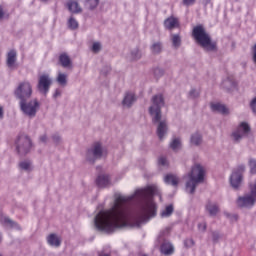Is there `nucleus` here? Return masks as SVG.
<instances>
[{
  "label": "nucleus",
  "instance_id": "nucleus-4",
  "mask_svg": "<svg viewBox=\"0 0 256 256\" xmlns=\"http://www.w3.org/2000/svg\"><path fill=\"white\" fill-rule=\"evenodd\" d=\"M165 105V100L162 94L153 96L152 106L149 108V113L153 117V123H159L161 121V107Z\"/></svg>",
  "mask_w": 256,
  "mask_h": 256
},
{
  "label": "nucleus",
  "instance_id": "nucleus-26",
  "mask_svg": "<svg viewBox=\"0 0 256 256\" xmlns=\"http://www.w3.org/2000/svg\"><path fill=\"white\" fill-rule=\"evenodd\" d=\"M170 149L172 151H179V149H181V140L179 138H174L170 143Z\"/></svg>",
  "mask_w": 256,
  "mask_h": 256
},
{
  "label": "nucleus",
  "instance_id": "nucleus-25",
  "mask_svg": "<svg viewBox=\"0 0 256 256\" xmlns=\"http://www.w3.org/2000/svg\"><path fill=\"white\" fill-rule=\"evenodd\" d=\"M47 241L49 245H52L54 247H59V245H61V240L55 234H50L47 238Z\"/></svg>",
  "mask_w": 256,
  "mask_h": 256
},
{
  "label": "nucleus",
  "instance_id": "nucleus-13",
  "mask_svg": "<svg viewBox=\"0 0 256 256\" xmlns=\"http://www.w3.org/2000/svg\"><path fill=\"white\" fill-rule=\"evenodd\" d=\"M17 62V52L15 50H10L7 54L6 64L9 69H13L15 67V63Z\"/></svg>",
  "mask_w": 256,
  "mask_h": 256
},
{
  "label": "nucleus",
  "instance_id": "nucleus-6",
  "mask_svg": "<svg viewBox=\"0 0 256 256\" xmlns=\"http://www.w3.org/2000/svg\"><path fill=\"white\" fill-rule=\"evenodd\" d=\"M14 94L20 101H28V99H31V95H33V86L31 85V82H21L15 89Z\"/></svg>",
  "mask_w": 256,
  "mask_h": 256
},
{
  "label": "nucleus",
  "instance_id": "nucleus-21",
  "mask_svg": "<svg viewBox=\"0 0 256 256\" xmlns=\"http://www.w3.org/2000/svg\"><path fill=\"white\" fill-rule=\"evenodd\" d=\"M88 153H92L93 156L97 159L103 155V149L101 148V143L100 142H95L93 149L88 150Z\"/></svg>",
  "mask_w": 256,
  "mask_h": 256
},
{
  "label": "nucleus",
  "instance_id": "nucleus-5",
  "mask_svg": "<svg viewBox=\"0 0 256 256\" xmlns=\"http://www.w3.org/2000/svg\"><path fill=\"white\" fill-rule=\"evenodd\" d=\"M250 194L240 196L237 199L238 207H245L247 209L253 207L256 203V181L249 185Z\"/></svg>",
  "mask_w": 256,
  "mask_h": 256
},
{
  "label": "nucleus",
  "instance_id": "nucleus-24",
  "mask_svg": "<svg viewBox=\"0 0 256 256\" xmlns=\"http://www.w3.org/2000/svg\"><path fill=\"white\" fill-rule=\"evenodd\" d=\"M206 210L208 211L209 215L215 216L217 213H219V206H217V204L208 202L206 205Z\"/></svg>",
  "mask_w": 256,
  "mask_h": 256
},
{
  "label": "nucleus",
  "instance_id": "nucleus-42",
  "mask_svg": "<svg viewBox=\"0 0 256 256\" xmlns=\"http://www.w3.org/2000/svg\"><path fill=\"white\" fill-rule=\"evenodd\" d=\"M198 229L199 231H206L207 224L206 223L198 224Z\"/></svg>",
  "mask_w": 256,
  "mask_h": 256
},
{
  "label": "nucleus",
  "instance_id": "nucleus-15",
  "mask_svg": "<svg viewBox=\"0 0 256 256\" xmlns=\"http://www.w3.org/2000/svg\"><path fill=\"white\" fill-rule=\"evenodd\" d=\"M58 61L61 67H64V69H67L72 65L71 58L69 57V55H67V53H61L59 55Z\"/></svg>",
  "mask_w": 256,
  "mask_h": 256
},
{
  "label": "nucleus",
  "instance_id": "nucleus-36",
  "mask_svg": "<svg viewBox=\"0 0 256 256\" xmlns=\"http://www.w3.org/2000/svg\"><path fill=\"white\" fill-rule=\"evenodd\" d=\"M92 51L94 53H99V51H101V44L99 42L94 43L92 46Z\"/></svg>",
  "mask_w": 256,
  "mask_h": 256
},
{
  "label": "nucleus",
  "instance_id": "nucleus-14",
  "mask_svg": "<svg viewBox=\"0 0 256 256\" xmlns=\"http://www.w3.org/2000/svg\"><path fill=\"white\" fill-rule=\"evenodd\" d=\"M66 7L70 13H81L82 11L81 6H79V3L75 0H68Z\"/></svg>",
  "mask_w": 256,
  "mask_h": 256
},
{
  "label": "nucleus",
  "instance_id": "nucleus-34",
  "mask_svg": "<svg viewBox=\"0 0 256 256\" xmlns=\"http://www.w3.org/2000/svg\"><path fill=\"white\" fill-rule=\"evenodd\" d=\"M87 5L89 9H95L99 5V0H87Z\"/></svg>",
  "mask_w": 256,
  "mask_h": 256
},
{
  "label": "nucleus",
  "instance_id": "nucleus-27",
  "mask_svg": "<svg viewBox=\"0 0 256 256\" xmlns=\"http://www.w3.org/2000/svg\"><path fill=\"white\" fill-rule=\"evenodd\" d=\"M57 82L62 86L67 85V74L59 72L57 76Z\"/></svg>",
  "mask_w": 256,
  "mask_h": 256
},
{
  "label": "nucleus",
  "instance_id": "nucleus-33",
  "mask_svg": "<svg viewBox=\"0 0 256 256\" xmlns=\"http://www.w3.org/2000/svg\"><path fill=\"white\" fill-rule=\"evenodd\" d=\"M152 53H161V43H154L151 47Z\"/></svg>",
  "mask_w": 256,
  "mask_h": 256
},
{
  "label": "nucleus",
  "instance_id": "nucleus-44",
  "mask_svg": "<svg viewBox=\"0 0 256 256\" xmlns=\"http://www.w3.org/2000/svg\"><path fill=\"white\" fill-rule=\"evenodd\" d=\"M190 97L195 98V97H199V92L195 91V90H191L189 93Z\"/></svg>",
  "mask_w": 256,
  "mask_h": 256
},
{
  "label": "nucleus",
  "instance_id": "nucleus-46",
  "mask_svg": "<svg viewBox=\"0 0 256 256\" xmlns=\"http://www.w3.org/2000/svg\"><path fill=\"white\" fill-rule=\"evenodd\" d=\"M98 256H111V254H107L105 252H100Z\"/></svg>",
  "mask_w": 256,
  "mask_h": 256
},
{
  "label": "nucleus",
  "instance_id": "nucleus-1",
  "mask_svg": "<svg viewBox=\"0 0 256 256\" xmlns=\"http://www.w3.org/2000/svg\"><path fill=\"white\" fill-rule=\"evenodd\" d=\"M157 188L155 186H147L138 189L134 195L123 196L118 195L114 200V205L105 211H100L95 217V227L98 231H105V233H113L116 229H123L133 225V216L129 211V203L133 199L140 201L138 208L134 214L135 223H145L151 217L157 215V204L153 201V197Z\"/></svg>",
  "mask_w": 256,
  "mask_h": 256
},
{
  "label": "nucleus",
  "instance_id": "nucleus-23",
  "mask_svg": "<svg viewBox=\"0 0 256 256\" xmlns=\"http://www.w3.org/2000/svg\"><path fill=\"white\" fill-rule=\"evenodd\" d=\"M135 94L133 93H127L123 99V105L126 107H131V105H133V103H135Z\"/></svg>",
  "mask_w": 256,
  "mask_h": 256
},
{
  "label": "nucleus",
  "instance_id": "nucleus-49",
  "mask_svg": "<svg viewBox=\"0 0 256 256\" xmlns=\"http://www.w3.org/2000/svg\"><path fill=\"white\" fill-rule=\"evenodd\" d=\"M214 237V241H217V236L215 234H213Z\"/></svg>",
  "mask_w": 256,
  "mask_h": 256
},
{
  "label": "nucleus",
  "instance_id": "nucleus-52",
  "mask_svg": "<svg viewBox=\"0 0 256 256\" xmlns=\"http://www.w3.org/2000/svg\"><path fill=\"white\" fill-rule=\"evenodd\" d=\"M0 241H1V238H0Z\"/></svg>",
  "mask_w": 256,
  "mask_h": 256
},
{
  "label": "nucleus",
  "instance_id": "nucleus-30",
  "mask_svg": "<svg viewBox=\"0 0 256 256\" xmlns=\"http://www.w3.org/2000/svg\"><path fill=\"white\" fill-rule=\"evenodd\" d=\"M172 45H173V47H180L181 36H179L178 34L172 35Z\"/></svg>",
  "mask_w": 256,
  "mask_h": 256
},
{
  "label": "nucleus",
  "instance_id": "nucleus-10",
  "mask_svg": "<svg viewBox=\"0 0 256 256\" xmlns=\"http://www.w3.org/2000/svg\"><path fill=\"white\" fill-rule=\"evenodd\" d=\"M52 83L53 81L51 80V77L48 76V74H43L39 76L37 85L38 91L40 93H43V95H46L47 93H49V89H51Z\"/></svg>",
  "mask_w": 256,
  "mask_h": 256
},
{
  "label": "nucleus",
  "instance_id": "nucleus-11",
  "mask_svg": "<svg viewBox=\"0 0 256 256\" xmlns=\"http://www.w3.org/2000/svg\"><path fill=\"white\" fill-rule=\"evenodd\" d=\"M243 171H245V166H240L238 172H233L230 177V185L233 189H239L241 187V182L243 181Z\"/></svg>",
  "mask_w": 256,
  "mask_h": 256
},
{
  "label": "nucleus",
  "instance_id": "nucleus-22",
  "mask_svg": "<svg viewBox=\"0 0 256 256\" xmlns=\"http://www.w3.org/2000/svg\"><path fill=\"white\" fill-rule=\"evenodd\" d=\"M110 182L111 179L107 175L98 176L96 179V184L98 185V187H107Z\"/></svg>",
  "mask_w": 256,
  "mask_h": 256
},
{
  "label": "nucleus",
  "instance_id": "nucleus-9",
  "mask_svg": "<svg viewBox=\"0 0 256 256\" xmlns=\"http://www.w3.org/2000/svg\"><path fill=\"white\" fill-rule=\"evenodd\" d=\"M251 133V127L246 122L240 123L237 130L232 133L233 140L238 143L243 137H247Z\"/></svg>",
  "mask_w": 256,
  "mask_h": 256
},
{
  "label": "nucleus",
  "instance_id": "nucleus-31",
  "mask_svg": "<svg viewBox=\"0 0 256 256\" xmlns=\"http://www.w3.org/2000/svg\"><path fill=\"white\" fill-rule=\"evenodd\" d=\"M249 167H250V173L252 175H255V173H256V160L255 159L249 160Z\"/></svg>",
  "mask_w": 256,
  "mask_h": 256
},
{
  "label": "nucleus",
  "instance_id": "nucleus-12",
  "mask_svg": "<svg viewBox=\"0 0 256 256\" xmlns=\"http://www.w3.org/2000/svg\"><path fill=\"white\" fill-rule=\"evenodd\" d=\"M164 27L168 29V31H173V29H179L181 27V23L179 22V18L175 16H170L164 20Z\"/></svg>",
  "mask_w": 256,
  "mask_h": 256
},
{
  "label": "nucleus",
  "instance_id": "nucleus-39",
  "mask_svg": "<svg viewBox=\"0 0 256 256\" xmlns=\"http://www.w3.org/2000/svg\"><path fill=\"white\" fill-rule=\"evenodd\" d=\"M197 0H183L182 3L183 5H185L186 7H190V5H195V2Z\"/></svg>",
  "mask_w": 256,
  "mask_h": 256
},
{
  "label": "nucleus",
  "instance_id": "nucleus-50",
  "mask_svg": "<svg viewBox=\"0 0 256 256\" xmlns=\"http://www.w3.org/2000/svg\"><path fill=\"white\" fill-rule=\"evenodd\" d=\"M55 95H59V92H58V91H56Z\"/></svg>",
  "mask_w": 256,
  "mask_h": 256
},
{
  "label": "nucleus",
  "instance_id": "nucleus-41",
  "mask_svg": "<svg viewBox=\"0 0 256 256\" xmlns=\"http://www.w3.org/2000/svg\"><path fill=\"white\" fill-rule=\"evenodd\" d=\"M132 57H133V59L141 58V54H140L139 50H136V52H132Z\"/></svg>",
  "mask_w": 256,
  "mask_h": 256
},
{
  "label": "nucleus",
  "instance_id": "nucleus-45",
  "mask_svg": "<svg viewBox=\"0 0 256 256\" xmlns=\"http://www.w3.org/2000/svg\"><path fill=\"white\" fill-rule=\"evenodd\" d=\"M5 17V12L3 11V6H0V19H3Z\"/></svg>",
  "mask_w": 256,
  "mask_h": 256
},
{
  "label": "nucleus",
  "instance_id": "nucleus-35",
  "mask_svg": "<svg viewBox=\"0 0 256 256\" xmlns=\"http://www.w3.org/2000/svg\"><path fill=\"white\" fill-rule=\"evenodd\" d=\"M20 169H24V171H29L31 167V162H21L19 164Z\"/></svg>",
  "mask_w": 256,
  "mask_h": 256
},
{
  "label": "nucleus",
  "instance_id": "nucleus-17",
  "mask_svg": "<svg viewBox=\"0 0 256 256\" xmlns=\"http://www.w3.org/2000/svg\"><path fill=\"white\" fill-rule=\"evenodd\" d=\"M164 181L167 185H172V187H177V185H179V177L173 174H167L164 177Z\"/></svg>",
  "mask_w": 256,
  "mask_h": 256
},
{
  "label": "nucleus",
  "instance_id": "nucleus-16",
  "mask_svg": "<svg viewBox=\"0 0 256 256\" xmlns=\"http://www.w3.org/2000/svg\"><path fill=\"white\" fill-rule=\"evenodd\" d=\"M160 251L163 255H173L175 253V247L170 242H164L160 247Z\"/></svg>",
  "mask_w": 256,
  "mask_h": 256
},
{
  "label": "nucleus",
  "instance_id": "nucleus-51",
  "mask_svg": "<svg viewBox=\"0 0 256 256\" xmlns=\"http://www.w3.org/2000/svg\"><path fill=\"white\" fill-rule=\"evenodd\" d=\"M42 1H47V0H42Z\"/></svg>",
  "mask_w": 256,
  "mask_h": 256
},
{
  "label": "nucleus",
  "instance_id": "nucleus-43",
  "mask_svg": "<svg viewBox=\"0 0 256 256\" xmlns=\"http://www.w3.org/2000/svg\"><path fill=\"white\" fill-rule=\"evenodd\" d=\"M155 77H159V75H163V70L157 68L154 70Z\"/></svg>",
  "mask_w": 256,
  "mask_h": 256
},
{
  "label": "nucleus",
  "instance_id": "nucleus-8",
  "mask_svg": "<svg viewBox=\"0 0 256 256\" xmlns=\"http://www.w3.org/2000/svg\"><path fill=\"white\" fill-rule=\"evenodd\" d=\"M16 145L18 155H27V153L31 151V147L33 146V144L31 143V139L28 138V136L26 135L19 136Z\"/></svg>",
  "mask_w": 256,
  "mask_h": 256
},
{
  "label": "nucleus",
  "instance_id": "nucleus-37",
  "mask_svg": "<svg viewBox=\"0 0 256 256\" xmlns=\"http://www.w3.org/2000/svg\"><path fill=\"white\" fill-rule=\"evenodd\" d=\"M158 163H159V165H162L163 167L169 165V161H167V158H165V157H160L158 159Z\"/></svg>",
  "mask_w": 256,
  "mask_h": 256
},
{
  "label": "nucleus",
  "instance_id": "nucleus-28",
  "mask_svg": "<svg viewBox=\"0 0 256 256\" xmlns=\"http://www.w3.org/2000/svg\"><path fill=\"white\" fill-rule=\"evenodd\" d=\"M68 27L69 29L75 30L79 28V22H77V20H75V18L70 17L68 20Z\"/></svg>",
  "mask_w": 256,
  "mask_h": 256
},
{
  "label": "nucleus",
  "instance_id": "nucleus-2",
  "mask_svg": "<svg viewBox=\"0 0 256 256\" xmlns=\"http://www.w3.org/2000/svg\"><path fill=\"white\" fill-rule=\"evenodd\" d=\"M192 37L206 51H217V42L211 40V36L207 34L203 25H198L193 28Z\"/></svg>",
  "mask_w": 256,
  "mask_h": 256
},
{
  "label": "nucleus",
  "instance_id": "nucleus-40",
  "mask_svg": "<svg viewBox=\"0 0 256 256\" xmlns=\"http://www.w3.org/2000/svg\"><path fill=\"white\" fill-rule=\"evenodd\" d=\"M223 85H230V87H236V84L233 80L227 79L223 82Z\"/></svg>",
  "mask_w": 256,
  "mask_h": 256
},
{
  "label": "nucleus",
  "instance_id": "nucleus-48",
  "mask_svg": "<svg viewBox=\"0 0 256 256\" xmlns=\"http://www.w3.org/2000/svg\"><path fill=\"white\" fill-rule=\"evenodd\" d=\"M40 140H41L43 143H45V141H47V136H42V137L40 138Z\"/></svg>",
  "mask_w": 256,
  "mask_h": 256
},
{
  "label": "nucleus",
  "instance_id": "nucleus-29",
  "mask_svg": "<svg viewBox=\"0 0 256 256\" xmlns=\"http://www.w3.org/2000/svg\"><path fill=\"white\" fill-rule=\"evenodd\" d=\"M201 141H202V138L199 135V133H196V134L192 135V137H191V144L192 145H201Z\"/></svg>",
  "mask_w": 256,
  "mask_h": 256
},
{
  "label": "nucleus",
  "instance_id": "nucleus-18",
  "mask_svg": "<svg viewBox=\"0 0 256 256\" xmlns=\"http://www.w3.org/2000/svg\"><path fill=\"white\" fill-rule=\"evenodd\" d=\"M175 211V208L173 207V204H169L160 212V217L162 219H167L173 215V212Z\"/></svg>",
  "mask_w": 256,
  "mask_h": 256
},
{
  "label": "nucleus",
  "instance_id": "nucleus-7",
  "mask_svg": "<svg viewBox=\"0 0 256 256\" xmlns=\"http://www.w3.org/2000/svg\"><path fill=\"white\" fill-rule=\"evenodd\" d=\"M20 109L25 115H28V117H35L39 109V100L33 99L29 102L22 100L20 101Z\"/></svg>",
  "mask_w": 256,
  "mask_h": 256
},
{
  "label": "nucleus",
  "instance_id": "nucleus-19",
  "mask_svg": "<svg viewBox=\"0 0 256 256\" xmlns=\"http://www.w3.org/2000/svg\"><path fill=\"white\" fill-rule=\"evenodd\" d=\"M211 110L217 111L218 113H222V115H227L229 113V109L221 103L211 104Z\"/></svg>",
  "mask_w": 256,
  "mask_h": 256
},
{
  "label": "nucleus",
  "instance_id": "nucleus-32",
  "mask_svg": "<svg viewBox=\"0 0 256 256\" xmlns=\"http://www.w3.org/2000/svg\"><path fill=\"white\" fill-rule=\"evenodd\" d=\"M2 223H3L4 225H7V227H15V225H17L15 222H13V220H11V219H9V218H7V217H4V218L2 219Z\"/></svg>",
  "mask_w": 256,
  "mask_h": 256
},
{
  "label": "nucleus",
  "instance_id": "nucleus-20",
  "mask_svg": "<svg viewBox=\"0 0 256 256\" xmlns=\"http://www.w3.org/2000/svg\"><path fill=\"white\" fill-rule=\"evenodd\" d=\"M165 133H167V122L165 121H160L157 127V135L160 140L165 137Z\"/></svg>",
  "mask_w": 256,
  "mask_h": 256
},
{
  "label": "nucleus",
  "instance_id": "nucleus-47",
  "mask_svg": "<svg viewBox=\"0 0 256 256\" xmlns=\"http://www.w3.org/2000/svg\"><path fill=\"white\" fill-rule=\"evenodd\" d=\"M0 119H3V107L0 106Z\"/></svg>",
  "mask_w": 256,
  "mask_h": 256
},
{
  "label": "nucleus",
  "instance_id": "nucleus-3",
  "mask_svg": "<svg viewBox=\"0 0 256 256\" xmlns=\"http://www.w3.org/2000/svg\"><path fill=\"white\" fill-rule=\"evenodd\" d=\"M188 178L189 180L186 182V190L193 195L197 185H199V183H203L205 179V168L199 164H196L194 167H192L191 172L188 174Z\"/></svg>",
  "mask_w": 256,
  "mask_h": 256
},
{
  "label": "nucleus",
  "instance_id": "nucleus-38",
  "mask_svg": "<svg viewBox=\"0 0 256 256\" xmlns=\"http://www.w3.org/2000/svg\"><path fill=\"white\" fill-rule=\"evenodd\" d=\"M185 247H193L195 245V241L193 239L189 238L184 241Z\"/></svg>",
  "mask_w": 256,
  "mask_h": 256
}]
</instances>
